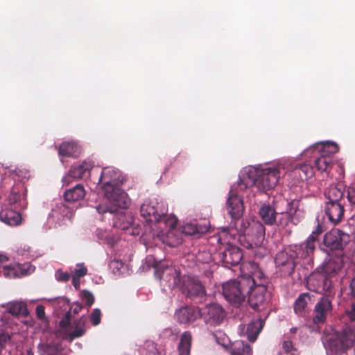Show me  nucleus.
Returning a JSON list of instances; mask_svg holds the SVG:
<instances>
[{
    "label": "nucleus",
    "instance_id": "nucleus-1",
    "mask_svg": "<svg viewBox=\"0 0 355 355\" xmlns=\"http://www.w3.org/2000/svg\"><path fill=\"white\" fill-rule=\"evenodd\" d=\"M247 268L248 274L245 275V286L249 288L248 302L250 307L259 311L265 301L267 279L255 262L249 261Z\"/></svg>",
    "mask_w": 355,
    "mask_h": 355
},
{
    "label": "nucleus",
    "instance_id": "nucleus-2",
    "mask_svg": "<svg viewBox=\"0 0 355 355\" xmlns=\"http://www.w3.org/2000/svg\"><path fill=\"white\" fill-rule=\"evenodd\" d=\"M245 173V187L257 186L264 191L275 188L280 178L277 168L249 166Z\"/></svg>",
    "mask_w": 355,
    "mask_h": 355
},
{
    "label": "nucleus",
    "instance_id": "nucleus-3",
    "mask_svg": "<svg viewBox=\"0 0 355 355\" xmlns=\"http://www.w3.org/2000/svg\"><path fill=\"white\" fill-rule=\"evenodd\" d=\"M324 345L332 354L345 353L355 344V330L347 326L340 331H336L326 335Z\"/></svg>",
    "mask_w": 355,
    "mask_h": 355
},
{
    "label": "nucleus",
    "instance_id": "nucleus-4",
    "mask_svg": "<svg viewBox=\"0 0 355 355\" xmlns=\"http://www.w3.org/2000/svg\"><path fill=\"white\" fill-rule=\"evenodd\" d=\"M337 144L331 141L320 142L312 145L304 150L303 154L307 155L309 152H315L320 155L315 157V166L321 172H329L333 164L332 155L338 152Z\"/></svg>",
    "mask_w": 355,
    "mask_h": 355
},
{
    "label": "nucleus",
    "instance_id": "nucleus-5",
    "mask_svg": "<svg viewBox=\"0 0 355 355\" xmlns=\"http://www.w3.org/2000/svg\"><path fill=\"white\" fill-rule=\"evenodd\" d=\"M349 242V234L334 229L324 234L321 249L327 253L336 252V255L344 256L343 250Z\"/></svg>",
    "mask_w": 355,
    "mask_h": 355
},
{
    "label": "nucleus",
    "instance_id": "nucleus-6",
    "mask_svg": "<svg viewBox=\"0 0 355 355\" xmlns=\"http://www.w3.org/2000/svg\"><path fill=\"white\" fill-rule=\"evenodd\" d=\"M107 199V205L104 207L99 205L96 210L100 214L106 212L114 213L121 209H126L129 205V200L127 193L119 187L110 189L107 192H104Z\"/></svg>",
    "mask_w": 355,
    "mask_h": 355
},
{
    "label": "nucleus",
    "instance_id": "nucleus-7",
    "mask_svg": "<svg viewBox=\"0 0 355 355\" xmlns=\"http://www.w3.org/2000/svg\"><path fill=\"white\" fill-rule=\"evenodd\" d=\"M70 311H67L65 317L59 322L60 327L64 331L65 338L69 341L83 336L86 332V318L84 317L70 323Z\"/></svg>",
    "mask_w": 355,
    "mask_h": 355
},
{
    "label": "nucleus",
    "instance_id": "nucleus-8",
    "mask_svg": "<svg viewBox=\"0 0 355 355\" xmlns=\"http://www.w3.org/2000/svg\"><path fill=\"white\" fill-rule=\"evenodd\" d=\"M321 232L322 229L318 225L317 230L311 233L305 242L291 248V256H294L296 259H307V262H309L312 259L315 248V241Z\"/></svg>",
    "mask_w": 355,
    "mask_h": 355
},
{
    "label": "nucleus",
    "instance_id": "nucleus-9",
    "mask_svg": "<svg viewBox=\"0 0 355 355\" xmlns=\"http://www.w3.org/2000/svg\"><path fill=\"white\" fill-rule=\"evenodd\" d=\"M141 216L148 223H162L168 217L166 208L158 202H145L140 207Z\"/></svg>",
    "mask_w": 355,
    "mask_h": 355
},
{
    "label": "nucleus",
    "instance_id": "nucleus-10",
    "mask_svg": "<svg viewBox=\"0 0 355 355\" xmlns=\"http://www.w3.org/2000/svg\"><path fill=\"white\" fill-rule=\"evenodd\" d=\"M307 288L311 291L326 294L329 296L332 293V282L327 274L322 271L312 272L306 280Z\"/></svg>",
    "mask_w": 355,
    "mask_h": 355
},
{
    "label": "nucleus",
    "instance_id": "nucleus-11",
    "mask_svg": "<svg viewBox=\"0 0 355 355\" xmlns=\"http://www.w3.org/2000/svg\"><path fill=\"white\" fill-rule=\"evenodd\" d=\"M123 180L124 178L119 169L113 166H107L102 169L99 184L103 191L107 192L110 189L119 187Z\"/></svg>",
    "mask_w": 355,
    "mask_h": 355
},
{
    "label": "nucleus",
    "instance_id": "nucleus-12",
    "mask_svg": "<svg viewBox=\"0 0 355 355\" xmlns=\"http://www.w3.org/2000/svg\"><path fill=\"white\" fill-rule=\"evenodd\" d=\"M182 293L191 299L199 298L200 300L206 296V290L201 282L195 277H184L180 284Z\"/></svg>",
    "mask_w": 355,
    "mask_h": 355
},
{
    "label": "nucleus",
    "instance_id": "nucleus-13",
    "mask_svg": "<svg viewBox=\"0 0 355 355\" xmlns=\"http://www.w3.org/2000/svg\"><path fill=\"white\" fill-rule=\"evenodd\" d=\"M223 294L234 307L239 308L244 302V294L241 282L231 280L223 284Z\"/></svg>",
    "mask_w": 355,
    "mask_h": 355
},
{
    "label": "nucleus",
    "instance_id": "nucleus-14",
    "mask_svg": "<svg viewBox=\"0 0 355 355\" xmlns=\"http://www.w3.org/2000/svg\"><path fill=\"white\" fill-rule=\"evenodd\" d=\"M200 310V318H202L205 322L210 326L220 324L225 318V311L221 306L217 304H210Z\"/></svg>",
    "mask_w": 355,
    "mask_h": 355
},
{
    "label": "nucleus",
    "instance_id": "nucleus-15",
    "mask_svg": "<svg viewBox=\"0 0 355 355\" xmlns=\"http://www.w3.org/2000/svg\"><path fill=\"white\" fill-rule=\"evenodd\" d=\"M178 219L174 216L168 217L163 222L166 227H168L169 230L166 232V236L163 239V242L170 247H177L182 243V238L180 233L175 229Z\"/></svg>",
    "mask_w": 355,
    "mask_h": 355
},
{
    "label": "nucleus",
    "instance_id": "nucleus-16",
    "mask_svg": "<svg viewBox=\"0 0 355 355\" xmlns=\"http://www.w3.org/2000/svg\"><path fill=\"white\" fill-rule=\"evenodd\" d=\"M94 164L92 161H86L82 164L72 166L65 175L62 182L64 184H69L72 180H78L89 176L91 169L94 167Z\"/></svg>",
    "mask_w": 355,
    "mask_h": 355
},
{
    "label": "nucleus",
    "instance_id": "nucleus-17",
    "mask_svg": "<svg viewBox=\"0 0 355 355\" xmlns=\"http://www.w3.org/2000/svg\"><path fill=\"white\" fill-rule=\"evenodd\" d=\"M332 303L329 296L322 297L315 304L313 321L315 324H323L331 314Z\"/></svg>",
    "mask_w": 355,
    "mask_h": 355
},
{
    "label": "nucleus",
    "instance_id": "nucleus-18",
    "mask_svg": "<svg viewBox=\"0 0 355 355\" xmlns=\"http://www.w3.org/2000/svg\"><path fill=\"white\" fill-rule=\"evenodd\" d=\"M245 232L248 238H251V243H249L247 248H253V245L259 246L261 244L265 236V227L259 221H252L248 223V226L245 227ZM246 234V232H245Z\"/></svg>",
    "mask_w": 355,
    "mask_h": 355
},
{
    "label": "nucleus",
    "instance_id": "nucleus-19",
    "mask_svg": "<svg viewBox=\"0 0 355 355\" xmlns=\"http://www.w3.org/2000/svg\"><path fill=\"white\" fill-rule=\"evenodd\" d=\"M275 263L282 267V271L285 275H291L295 270L296 259L294 256H291V249L279 252L275 259Z\"/></svg>",
    "mask_w": 355,
    "mask_h": 355
},
{
    "label": "nucleus",
    "instance_id": "nucleus-20",
    "mask_svg": "<svg viewBox=\"0 0 355 355\" xmlns=\"http://www.w3.org/2000/svg\"><path fill=\"white\" fill-rule=\"evenodd\" d=\"M344 205V202H326L324 212L332 224L341 222L345 213Z\"/></svg>",
    "mask_w": 355,
    "mask_h": 355
},
{
    "label": "nucleus",
    "instance_id": "nucleus-21",
    "mask_svg": "<svg viewBox=\"0 0 355 355\" xmlns=\"http://www.w3.org/2000/svg\"><path fill=\"white\" fill-rule=\"evenodd\" d=\"M227 205L232 218L239 219L242 216L244 210L243 199L234 194L232 190L230 191Z\"/></svg>",
    "mask_w": 355,
    "mask_h": 355
},
{
    "label": "nucleus",
    "instance_id": "nucleus-22",
    "mask_svg": "<svg viewBox=\"0 0 355 355\" xmlns=\"http://www.w3.org/2000/svg\"><path fill=\"white\" fill-rule=\"evenodd\" d=\"M200 310L198 307L185 306L180 308L175 313L177 321L180 324H187L200 318Z\"/></svg>",
    "mask_w": 355,
    "mask_h": 355
},
{
    "label": "nucleus",
    "instance_id": "nucleus-23",
    "mask_svg": "<svg viewBox=\"0 0 355 355\" xmlns=\"http://www.w3.org/2000/svg\"><path fill=\"white\" fill-rule=\"evenodd\" d=\"M343 263V256H332L324 263L322 272L327 274L329 278H331L342 269Z\"/></svg>",
    "mask_w": 355,
    "mask_h": 355
},
{
    "label": "nucleus",
    "instance_id": "nucleus-24",
    "mask_svg": "<svg viewBox=\"0 0 355 355\" xmlns=\"http://www.w3.org/2000/svg\"><path fill=\"white\" fill-rule=\"evenodd\" d=\"M161 279L166 282L170 288L180 285L182 282L180 270L173 266L166 267L163 270Z\"/></svg>",
    "mask_w": 355,
    "mask_h": 355
},
{
    "label": "nucleus",
    "instance_id": "nucleus-25",
    "mask_svg": "<svg viewBox=\"0 0 355 355\" xmlns=\"http://www.w3.org/2000/svg\"><path fill=\"white\" fill-rule=\"evenodd\" d=\"M345 188L342 184H331L326 190L324 195L327 202H344Z\"/></svg>",
    "mask_w": 355,
    "mask_h": 355
},
{
    "label": "nucleus",
    "instance_id": "nucleus-26",
    "mask_svg": "<svg viewBox=\"0 0 355 355\" xmlns=\"http://www.w3.org/2000/svg\"><path fill=\"white\" fill-rule=\"evenodd\" d=\"M265 320L261 318L252 320L248 324L245 331V335L248 340L251 343H254L259 334L263 329Z\"/></svg>",
    "mask_w": 355,
    "mask_h": 355
},
{
    "label": "nucleus",
    "instance_id": "nucleus-27",
    "mask_svg": "<svg viewBox=\"0 0 355 355\" xmlns=\"http://www.w3.org/2000/svg\"><path fill=\"white\" fill-rule=\"evenodd\" d=\"M26 187L21 182L16 183L12 188L8 200L10 205L19 204L22 205V201L26 196Z\"/></svg>",
    "mask_w": 355,
    "mask_h": 355
},
{
    "label": "nucleus",
    "instance_id": "nucleus-28",
    "mask_svg": "<svg viewBox=\"0 0 355 355\" xmlns=\"http://www.w3.org/2000/svg\"><path fill=\"white\" fill-rule=\"evenodd\" d=\"M86 195L85 187L81 184H77L74 187L67 189L63 194L66 202H75L83 200Z\"/></svg>",
    "mask_w": 355,
    "mask_h": 355
},
{
    "label": "nucleus",
    "instance_id": "nucleus-29",
    "mask_svg": "<svg viewBox=\"0 0 355 355\" xmlns=\"http://www.w3.org/2000/svg\"><path fill=\"white\" fill-rule=\"evenodd\" d=\"M259 214L265 225H273L277 222L278 213L269 204H263L259 210Z\"/></svg>",
    "mask_w": 355,
    "mask_h": 355
},
{
    "label": "nucleus",
    "instance_id": "nucleus-30",
    "mask_svg": "<svg viewBox=\"0 0 355 355\" xmlns=\"http://www.w3.org/2000/svg\"><path fill=\"white\" fill-rule=\"evenodd\" d=\"M59 155L63 157H78L81 153L80 146L75 141H64L59 146Z\"/></svg>",
    "mask_w": 355,
    "mask_h": 355
},
{
    "label": "nucleus",
    "instance_id": "nucleus-31",
    "mask_svg": "<svg viewBox=\"0 0 355 355\" xmlns=\"http://www.w3.org/2000/svg\"><path fill=\"white\" fill-rule=\"evenodd\" d=\"M297 202L292 201L288 205L291 207L289 211L282 212L280 214H278L277 217V222L275 225L284 227H286L288 223L293 220V215L295 214L297 211Z\"/></svg>",
    "mask_w": 355,
    "mask_h": 355
},
{
    "label": "nucleus",
    "instance_id": "nucleus-32",
    "mask_svg": "<svg viewBox=\"0 0 355 355\" xmlns=\"http://www.w3.org/2000/svg\"><path fill=\"white\" fill-rule=\"evenodd\" d=\"M242 257L243 254L239 248L227 249L223 253V262L227 265H238Z\"/></svg>",
    "mask_w": 355,
    "mask_h": 355
},
{
    "label": "nucleus",
    "instance_id": "nucleus-33",
    "mask_svg": "<svg viewBox=\"0 0 355 355\" xmlns=\"http://www.w3.org/2000/svg\"><path fill=\"white\" fill-rule=\"evenodd\" d=\"M209 227L206 225H198L196 221L187 223L182 227V232L186 235L194 236L207 232Z\"/></svg>",
    "mask_w": 355,
    "mask_h": 355
},
{
    "label": "nucleus",
    "instance_id": "nucleus-34",
    "mask_svg": "<svg viewBox=\"0 0 355 355\" xmlns=\"http://www.w3.org/2000/svg\"><path fill=\"white\" fill-rule=\"evenodd\" d=\"M292 173L295 176L297 175L299 179L303 181L311 178L313 175L314 169L311 164L304 163L296 165Z\"/></svg>",
    "mask_w": 355,
    "mask_h": 355
},
{
    "label": "nucleus",
    "instance_id": "nucleus-35",
    "mask_svg": "<svg viewBox=\"0 0 355 355\" xmlns=\"http://www.w3.org/2000/svg\"><path fill=\"white\" fill-rule=\"evenodd\" d=\"M192 336L189 331L184 332L178 345L179 355H189L191 351Z\"/></svg>",
    "mask_w": 355,
    "mask_h": 355
},
{
    "label": "nucleus",
    "instance_id": "nucleus-36",
    "mask_svg": "<svg viewBox=\"0 0 355 355\" xmlns=\"http://www.w3.org/2000/svg\"><path fill=\"white\" fill-rule=\"evenodd\" d=\"M312 296L309 293L300 294L294 302V311L298 315L302 314L309 302H311Z\"/></svg>",
    "mask_w": 355,
    "mask_h": 355
},
{
    "label": "nucleus",
    "instance_id": "nucleus-37",
    "mask_svg": "<svg viewBox=\"0 0 355 355\" xmlns=\"http://www.w3.org/2000/svg\"><path fill=\"white\" fill-rule=\"evenodd\" d=\"M2 221L9 225H18L20 221V215L18 212L12 210H6L1 212L0 214Z\"/></svg>",
    "mask_w": 355,
    "mask_h": 355
},
{
    "label": "nucleus",
    "instance_id": "nucleus-38",
    "mask_svg": "<svg viewBox=\"0 0 355 355\" xmlns=\"http://www.w3.org/2000/svg\"><path fill=\"white\" fill-rule=\"evenodd\" d=\"M8 311L12 315H26L28 313L26 304L18 302L10 303L8 307Z\"/></svg>",
    "mask_w": 355,
    "mask_h": 355
},
{
    "label": "nucleus",
    "instance_id": "nucleus-39",
    "mask_svg": "<svg viewBox=\"0 0 355 355\" xmlns=\"http://www.w3.org/2000/svg\"><path fill=\"white\" fill-rule=\"evenodd\" d=\"M119 220H121V223L118 224L117 222H115L114 224L116 226H118L119 228L123 230H129L130 228L134 225V218L132 216H123L120 214Z\"/></svg>",
    "mask_w": 355,
    "mask_h": 355
},
{
    "label": "nucleus",
    "instance_id": "nucleus-40",
    "mask_svg": "<svg viewBox=\"0 0 355 355\" xmlns=\"http://www.w3.org/2000/svg\"><path fill=\"white\" fill-rule=\"evenodd\" d=\"M143 355H164L157 348V345L153 341H147L145 343Z\"/></svg>",
    "mask_w": 355,
    "mask_h": 355
},
{
    "label": "nucleus",
    "instance_id": "nucleus-41",
    "mask_svg": "<svg viewBox=\"0 0 355 355\" xmlns=\"http://www.w3.org/2000/svg\"><path fill=\"white\" fill-rule=\"evenodd\" d=\"M1 272L3 273V275L6 278L14 279L20 277V274L18 273L17 265L3 266Z\"/></svg>",
    "mask_w": 355,
    "mask_h": 355
},
{
    "label": "nucleus",
    "instance_id": "nucleus-42",
    "mask_svg": "<svg viewBox=\"0 0 355 355\" xmlns=\"http://www.w3.org/2000/svg\"><path fill=\"white\" fill-rule=\"evenodd\" d=\"M18 273L20 274V277L32 273L35 268L29 263L24 264L17 265Z\"/></svg>",
    "mask_w": 355,
    "mask_h": 355
},
{
    "label": "nucleus",
    "instance_id": "nucleus-43",
    "mask_svg": "<svg viewBox=\"0 0 355 355\" xmlns=\"http://www.w3.org/2000/svg\"><path fill=\"white\" fill-rule=\"evenodd\" d=\"M89 319L94 326L99 324L101 320V310L98 308L94 309L90 314Z\"/></svg>",
    "mask_w": 355,
    "mask_h": 355
},
{
    "label": "nucleus",
    "instance_id": "nucleus-44",
    "mask_svg": "<svg viewBox=\"0 0 355 355\" xmlns=\"http://www.w3.org/2000/svg\"><path fill=\"white\" fill-rule=\"evenodd\" d=\"M81 297L83 300L85 302V305L91 306L94 302V297L93 294L86 290H84L81 293Z\"/></svg>",
    "mask_w": 355,
    "mask_h": 355
},
{
    "label": "nucleus",
    "instance_id": "nucleus-45",
    "mask_svg": "<svg viewBox=\"0 0 355 355\" xmlns=\"http://www.w3.org/2000/svg\"><path fill=\"white\" fill-rule=\"evenodd\" d=\"M87 273V268L85 266L84 263H78L76 265V268L74 271V276L78 279L85 276Z\"/></svg>",
    "mask_w": 355,
    "mask_h": 355
},
{
    "label": "nucleus",
    "instance_id": "nucleus-46",
    "mask_svg": "<svg viewBox=\"0 0 355 355\" xmlns=\"http://www.w3.org/2000/svg\"><path fill=\"white\" fill-rule=\"evenodd\" d=\"M282 347L286 353H290L292 355H295L297 349L294 347L291 340H284L282 344Z\"/></svg>",
    "mask_w": 355,
    "mask_h": 355
},
{
    "label": "nucleus",
    "instance_id": "nucleus-47",
    "mask_svg": "<svg viewBox=\"0 0 355 355\" xmlns=\"http://www.w3.org/2000/svg\"><path fill=\"white\" fill-rule=\"evenodd\" d=\"M239 347L234 345L231 349L232 355H244V342L239 343Z\"/></svg>",
    "mask_w": 355,
    "mask_h": 355
},
{
    "label": "nucleus",
    "instance_id": "nucleus-48",
    "mask_svg": "<svg viewBox=\"0 0 355 355\" xmlns=\"http://www.w3.org/2000/svg\"><path fill=\"white\" fill-rule=\"evenodd\" d=\"M11 340V335L7 333L0 334V345L1 349L4 346Z\"/></svg>",
    "mask_w": 355,
    "mask_h": 355
},
{
    "label": "nucleus",
    "instance_id": "nucleus-49",
    "mask_svg": "<svg viewBox=\"0 0 355 355\" xmlns=\"http://www.w3.org/2000/svg\"><path fill=\"white\" fill-rule=\"evenodd\" d=\"M347 198L352 205H355V187H352L348 189Z\"/></svg>",
    "mask_w": 355,
    "mask_h": 355
},
{
    "label": "nucleus",
    "instance_id": "nucleus-50",
    "mask_svg": "<svg viewBox=\"0 0 355 355\" xmlns=\"http://www.w3.org/2000/svg\"><path fill=\"white\" fill-rule=\"evenodd\" d=\"M346 313L351 321L355 320V302H352L350 309L346 310Z\"/></svg>",
    "mask_w": 355,
    "mask_h": 355
},
{
    "label": "nucleus",
    "instance_id": "nucleus-51",
    "mask_svg": "<svg viewBox=\"0 0 355 355\" xmlns=\"http://www.w3.org/2000/svg\"><path fill=\"white\" fill-rule=\"evenodd\" d=\"M35 311L38 319L43 320L45 318V311L43 305L37 306Z\"/></svg>",
    "mask_w": 355,
    "mask_h": 355
},
{
    "label": "nucleus",
    "instance_id": "nucleus-52",
    "mask_svg": "<svg viewBox=\"0 0 355 355\" xmlns=\"http://www.w3.org/2000/svg\"><path fill=\"white\" fill-rule=\"evenodd\" d=\"M83 309V306L79 303L73 304L68 311H70V318H71V312L73 315L78 314Z\"/></svg>",
    "mask_w": 355,
    "mask_h": 355
},
{
    "label": "nucleus",
    "instance_id": "nucleus-53",
    "mask_svg": "<svg viewBox=\"0 0 355 355\" xmlns=\"http://www.w3.org/2000/svg\"><path fill=\"white\" fill-rule=\"evenodd\" d=\"M70 278V275L68 272H60L59 273L58 279L62 282H67Z\"/></svg>",
    "mask_w": 355,
    "mask_h": 355
},
{
    "label": "nucleus",
    "instance_id": "nucleus-54",
    "mask_svg": "<svg viewBox=\"0 0 355 355\" xmlns=\"http://www.w3.org/2000/svg\"><path fill=\"white\" fill-rule=\"evenodd\" d=\"M123 266V263L120 260H113L110 263V266L113 268H116L117 270H119Z\"/></svg>",
    "mask_w": 355,
    "mask_h": 355
},
{
    "label": "nucleus",
    "instance_id": "nucleus-55",
    "mask_svg": "<svg viewBox=\"0 0 355 355\" xmlns=\"http://www.w3.org/2000/svg\"><path fill=\"white\" fill-rule=\"evenodd\" d=\"M46 352L49 355H53V354H54V352H58V349L55 345L50 344L46 346Z\"/></svg>",
    "mask_w": 355,
    "mask_h": 355
},
{
    "label": "nucleus",
    "instance_id": "nucleus-56",
    "mask_svg": "<svg viewBox=\"0 0 355 355\" xmlns=\"http://www.w3.org/2000/svg\"><path fill=\"white\" fill-rule=\"evenodd\" d=\"M349 288L351 291V294L354 297H355V277L352 279Z\"/></svg>",
    "mask_w": 355,
    "mask_h": 355
},
{
    "label": "nucleus",
    "instance_id": "nucleus-57",
    "mask_svg": "<svg viewBox=\"0 0 355 355\" xmlns=\"http://www.w3.org/2000/svg\"><path fill=\"white\" fill-rule=\"evenodd\" d=\"M72 284H73V286L76 288V289L79 288V287H80L79 279H78L76 277H73Z\"/></svg>",
    "mask_w": 355,
    "mask_h": 355
},
{
    "label": "nucleus",
    "instance_id": "nucleus-58",
    "mask_svg": "<svg viewBox=\"0 0 355 355\" xmlns=\"http://www.w3.org/2000/svg\"><path fill=\"white\" fill-rule=\"evenodd\" d=\"M8 261L7 256L0 254V266Z\"/></svg>",
    "mask_w": 355,
    "mask_h": 355
},
{
    "label": "nucleus",
    "instance_id": "nucleus-59",
    "mask_svg": "<svg viewBox=\"0 0 355 355\" xmlns=\"http://www.w3.org/2000/svg\"><path fill=\"white\" fill-rule=\"evenodd\" d=\"M245 355H252V348L248 344H245Z\"/></svg>",
    "mask_w": 355,
    "mask_h": 355
},
{
    "label": "nucleus",
    "instance_id": "nucleus-60",
    "mask_svg": "<svg viewBox=\"0 0 355 355\" xmlns=\"http://www.w3.org/2000/svg\"><path fill=\"white\" fill-rule=\"evenodd\" d=\"M59 302L63 303V304L66 305L67 306H69L68 302L66 300V299L62 298V299L60 300Z\"/></svg>",
    "mask_w": 355,
    "mask_h": 355
},
{
    "label": "nucleus",
    "instance_id": "nucleus-61",
    "mask_svg": "<svg viewBox=\"0 0 355 355\" xmlns=\"http://www.w3.org/2000/svg\"><path fill=\"white\" fill-rule=\"evenodd\" d=\"M132 234L138 235L139 234V232L137 228H135L131 232H130Z\"/></svg>",
    "mask_w": 355,
    "mask_h": 355
}]
</instances>
